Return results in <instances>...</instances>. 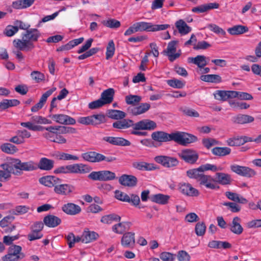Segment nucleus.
Instances as JSON below:
<instances>
[{
    "mask_svg": "<svg viewBox=\"0 0 261 261\" xmlns=\"http://www.w3.org/2000/svg\"><path fill=\"white\" fill-rule=\"evenodd\" d=\"M152 139L158 142H166L174 141L183 145L195 142L197 137L194 135L183 132L168 134L163 131H156L152 133Z\"/></svg>",
    "mask_w": 261,
    "mask_h": 261,
    "instance_id": "1",
    "label": "nucleus"
},
{
    "mask_svg": "<svg viewBox=\"0 0 261 261\" xmlns=\"http://www.w3.org/2000/svg\"><path fill=\"white\" fill-rule=\"evenodd\" d=\"M40 36V33L37 29H28L25 33L22 34L21 39L13 41V45L19 50L29 51L34 48L33 42L37 41Z\"/></svg>",
    "mask_w": 261,
    "mask_h": 261,
    "instance_id": "2",
    "label": "nucleus"
},
{
    "mask_svg": "<svg viewBox=\"0 0 261 261\" xmlns=\"http://www.w3.org/2000/svg\"><path fill=\"white\" fill-rule=\"evenodd\" d=\"M51 121L39 115H34L31 117L30 121L21 122L20 125L23 127L27 128L30 130L42 131L44 130V127L36 125V124H50Z\"/></svg>",
    "mask_w": 261,
    "mask_h": 261,
    "instance_id": "3",
    "label": "nucleus"
},
{
    "mask_svg": "<svg viewBox=\"0 0 261 261\" xmlns=\"http://www.w3.org/2000/svg\"><path fill=\"white\" fill-rule=\"evenodd\" d=\"M21 246L12 245L8 248L7 253L2 258L3 261H18L24 257V254L21 252Z\"/></svg>",
    "mask_w": 261,
    "mask_h": 261,
    "instance_id": "4",
    "label": "nucleus"
},
{
    "mask_svg": "<svg viewBox=\"0 0 261 261\" xmlns=\"http://www.w3.org/2000/svg\"><path fill=\"white\" fill-rule=\"evenodd\" d=\"M114 172L109 170L92 171L88 175V178L93 180L109 181L116 178Z\"/></svg>",
    "mask_w": 261,
    "mask_h": 261,
    "instance_id": "5",
    "label": "nucleus"
},
{
    "mask_svg": "<svg viewBox=\"0 0 261 261\" xmlns=\"http://www.w3.org/2000/svg\"><path fill=\"white\" fill-rule=\"evenodd\" d=\"M13 168L21 171H31L37 169V164L32 161L26 162H21L18 159H11L10 160Z\"/></svg>",
    "mask_w": 261,
    "mask_h": 261,
    "instance_id": "6",
    "label": "nucleus"
},
{
    "mask_svg": "<svg viewBox=\"0 0 261 261\" xmlns=\"http://www.w3.org/2000/svg\"><path fill=\"white\" fill-rule=\"evenodd\" d=\"M178 41L173 40L169 42L166 49L164 51L170 62H173L178 59L181 54V50L176 51Z\"/></svg>",
    "mask_w": 261,
    "mask_h": 261,
    "instance_id": "7",
    "label": "nucleus"
},
{
    "mask_svg": "<svg viewBox=\"0 0 261 261\" xmlns=\"http://www.w3.org/2000/svg\"><path fill=\"white\" fill-rule=\"evenodd\" d=\"M49 117L55 122L62 125H74L76 123L73 118L65 114H52Z\"/></svg>",
    "mask_w": 261,
    "mask_h": 261,
    "instance_id": "8",
    "label": "nucleus"
},
{
    "mask_svg": "<svg viewBox=\"0 0 261 261\" xmlns=\"http://www.w3.org/2000/svg\"><path fill=\"white\" fill-rule=\"evenodd\" d=\"M150 108V105L149 103H141L136 106H130L127 109L128 114L133 116H138L143 114L148 111Z\"/></svg>",
    "mask_w": 261,
    "mask_h": 261,
    "instance_id": "9",
    "label": "nucleus"
},
{
    "mask_svg": "<svg viewBox=\"0 0 261 261\" xmlns=\"http://www.w3.org/2000/svg\"><path fill=\"white\" fill-rule=\"evenodd\" d=\"M230 169L236 174L244 177H251L256 174L254 170L246 166L232 165L230 166Z\"/></svg>",
    "mask_w": 261,
    "mask_h": 261,
    "instance_id": "10",
    "label": "nucleus"
},
{
    "mask_svg": "<svg viewBox=\"0 0 261 261\" xmlns=\"http://www.w3.org/2000/svg\"><path fill=\"white\" fill-rule=\"evenodd\" d=\"M155 161L165 167L172 168L178 164V161L175 158L165 155H159L154 158Z\"/></svg>",
    "mask_w": 261,
    "mask_h": 261,
    "instance_id": "11",
    "label": "nucleus"
},
{
    "mask_svg": "<svg viewBox=\"0 0 261 261\" xmlns=\"http://www.w3.org/2000/svg\"><path fill=\"white\" fill-rule=\"evenodd\" d=\"M178 190L181 194L189 197L197 196L199 194L198 190L189 183H180L178 185Z\"/></svg>",
    "mask_w": 261,
    "mask_h": 261,
    "instance_id": "12",
    "label": "nucleus"
},
{
    "mask_svg": "<svg viewBox=\"0 0 261 261\" xmlns=\"http://www.w3.org/2000/svg\"><path fill=\"white\" fill-rule=\"evenodd\" d=\"M156 123L149 119H143L135 123H134L133 129L142 130H153L156 127Z\"/></svg>",
    "mask_w": 261,
    "mask_h": 261,
    "instance_id": "13",
    "label": "nucleus"
},
{
    "mask_svg": "<svg viewBox=\"0 0 261 261\" xmlns=\"http://www.w3.org/2000/svg\"><path fill=\"white\" fill-rule=\"evenodd\" d=\"M179 156L186 162L191 164L195 163L198 159L197 153L192 150L186 149L178 153Z\"/></svg>",
    "mask_w": 261,
    "mask_h": 261,
    "instance_id": "14",
    "label": "nucleus"
},
{
    "mask_svg": "<svg viewBox=\"0 0 261 261\" xmlns=\"http://www.w3.org/2000/svg\"><path fill=\"white\" fill-rule=\"evenodd\" d=\"M69 173L85 174L89 173L91 168L87 165L83 164H74L68 165Z\"/></svg>",
    "mask_w": 261,
    "mask_h": 261,
    "instance_id": "15",
    "label": "nucleus"
},
{
    "mask_svg": "<svg viewBox=\"0 0 261 261\" xmlns=\"http://www.w3.org/2000/svg\"><path fill=\"white\" fill-rule=\"evenodd\" d=\"M1 167L3 170H0V181H5L11 177L13 168L11 161L2 164Z\"/></svg>",
    "mask_w": 261,
    "mask_h": 261,
    "instance_id": "16",
    "label": "nucleus"
},
{
    "mask_svg": "<svg viewBox=\"0 0 261 261\" xmlns=\"http://www.w3.org/2000/svg\"><path fill=\"white\" fill-rule=\"evenodd\" d=\"M56 90V88L55 87H53L43 94L39 100V101L32 107L31 111L32 112H37L42 109L46 102L47 98L51 95Z\"/></svg>",
    "mask_w": 261,
    "mask_h": 261,
    "instance_id": "17",
    "label": "nucleus"
},
{
    "mask_svg": "<svg viewBox=\"0 0 261 261\" xmlns=\"http://www.w3.org/2000/svg\"><path fill=\"white\" fill-rule=\"evenodd\" d=\"M39 181L41 184L46 187L55 188L57 184L61 182V180L56 176L47 175L40 178Z\"/></svg>",
    "mask_w": 261,
    "mask_h": 261,
    "instance_id": "18",
    "label": "nucleus"
},
{
    "mask_svg": "<svg viewBox=\"0 0 261 261\" xmlns=\"http://www.w3.org/2000/svg\"><path fill=\"white\" fill-rule=\"evenodd\" d=\"M62 210L65 214L71 216L77 215L82 211L81 207L79 205L71 202L63 204L62 207Z\"/></svg>",
    "mask_w": 261,
    "mask_h": 261,
    "instance_id": "19",
    "label": "nucleus"
},
{
    "mask_svg": "<svg viewBox=\"0 0 261 261\" xmlns=\"http://www.w3.org/2000/svg\"><path fill=\"white\" fill-rule=\"evenodd\" d=\"M74 187L69 184H57L54 188V192L59 195H68L74 190Z\"/></svg>",
    "mask_w": 261,
    "mask_h": 261,
    "instance_id": "20",
    "label": "nucleus"
},
{
    "mask_svg": "<svg viewBox=\"0 0 261 261\" xmlns=\"http://www.w3.org/2000/svg\"><path fill=\"white\" fill-rule=\"evenodd\" d=\"M119 183L124 186L133 187L137 183V178L134 175L123 174L119 178Z\"/></svg>",
    "mask_w": 261,
    "mask_h": 261,
    "instance_id": "21",
    "label": "nucleus"
},
{
    "mask_svg": "<svg viewBox=\"0 0 261 261\" xmlns=\"http://www.w3.org/2000/svg\"><path fill=\"white\" fill-rule=\"evenodd\" d=\"M241 219L239 217H235L233 218L231 222L229 224V229L234 234L240 235L243 232V227L241 224Z\"/></svg>",
    "mask_w": 261,
    "mask_h": 261,
    "instance_id": "22",
    "label": "nucleus"
},
{
    "mask_svg": "<svg viewBox=\"0 0 261 261\" xmlns=\"http://www.w3.org/2000/svg\"><path fill=\"white\" fill-rule=\"evenodd\" d=\"M219 7V4L217 3H210L201 5L192 9V11L194 13H202L206 12L212 9H218Z\"/></svg>",
    "mask_w": 261,
    "mask_h": 261,
    "instance_id": "23",
    "label": "nucleus"
},
{
    "mask_svg": "<svg viewBox=\"0 0 261 261\" xmlns=\"http://www.w3.org/2000/svg\"><path fill=\"white\" fill-rule=\"evenodd\" d=\"M103 139L114 145L127 146L130 145V142L128 140L121 137H105Z\"/></svg>",
    "mask_w": 261,
    "mask_h": 261,
    "instance_id": "24",
    "label": "nucleus"
},
{
    "mask_svg": "<svg viewBox=\"0 0 261 261\" xmlns=\"http://www.w3.org/2000/svg\"><path fill=\"white\" fill-rule=\"evenodd\" d=\"M236 93L233 91L217 90L214 93V97L219 101H226L229 98H233Z\"/></svg>",
    "mask_w": 261,
    "mask_h": 261,
    "instance_id": "25",
    "label": "nucleus"
},
{
    "mask_svg": "<svg viewBox=\"0 0 261 261\" xmlns=\"http://www.w3.org/2000/svg\"><path fill=\"white\" fill-rule=\"evenodd\" d=\"M132 166L135 169L141 171H152L156 169L153 164L143 161H135L132 163Z\"/></svg>",
    "mask_w": 261,
    "mask_h": 261,
    "instance_id": "26",
    "label": "nucleus"
},
{
    "mask_svg": "<svg viewBox=\"0 0 261 261\" xmlns=\"http://www.w3.org/2000/svg\"><path fill=\"white\" fill-rule=\"evenodd\" d=\"M214 182L215 180L212 176L203 173L198 182L200 185L204 186L207 189L214 190L217 188Z\"/></svg>",
    "mask_w": 261,
    "mask_h": 261,
    "instance_id": "27",
    "label": "nucleus"
},
{
    "mask_svg": "<svg viewBox=\"0 0 261 261\" xmlns=\"http://www.w3.org/2000/svg\"><path fill=\"white\" fill-rule=\"evenodd\" d=\"M135 233L127 232L123 234L121 239V244L125 248H133L135 245Z\"/></svg>",
    "mask_w": 261,
    "mask_h": 261,
    "instance_id": "28",
    "label": "nucleus"
},
{
    "mask_svg": "<svg viewBox=\"0 0 261 261\" xmlns=\"http://www.w3.org/2000/svg\"><path fill=\"white\" fill-rule=\"evenodd\" d=\"M215 181L222 185H227L230 184L231 176L223 172H217L215 174Z\"/></svg>",
    "mask_w": 261,
    "mask_h": 261,
    "instance_id": "29",
    "label": "nucleus"
},
{
    "mask_svg": "<svg viewBox=\"0 0 261 261\" xmlns=\"http://www.w3.org/2000/svg\"><path fill=\"white\" fill-rule=\"evenodd\" d=\"M114 94V89L109 88L101 93L100 99L105 105L111 103L113 100Z\"/></svg>",
    "mask_w": 261,
    "mask_h": 261,
    "instance_id": "30",
    "label": "nucleus"
},
{
    "mask_svg": "<svg viewBox=\"0 0 261 261\" xmlns=\"http://www.w3.org/2000/svg\"><path fill=\"white\" fill-rule=\"evenodd\" d=\"M112 125L115 128L124 129L130 127H133L134 121L130 119L123 118L114 122Z\"/></svg>",
    "mask_w": 261,
    "mask_h": 261,
    "instance_id": "31",
    "label": "nucleus"
},
{
    "mask_svg": "<svg viewBox=\"0 0 261 261\" xmlns=\"http://www.w3.org/2000/svg\"><path fill=\"white\" fill-rule=\"evenodd\" d=\"M44 223L48 227H55L61 223V220L54 215H47L44 218Z\"/></svg>",
    "mask_w": 261,
    "mask_h": 261,
    "instance_id": "32",
    "label": "nucleus"
},
{
    "mask_svg": "<svg viewBox=\"0 0 261 261\" xmlns=\"http://www.w3.org/2000/svg\"><path fill=\"white\" fill-rule=\"evenodd\" d=\"M54 161L46 158L40 159L39 163L37 164V168L41 170L49 171L54 167Z\"/></svg>",
    "mask_w": 261,
    "mask_h": 261,
    "instance_id": "33",
    "label": "nucleus"
},
{
    "mask_svg": "<svg viewBox=\"0 0 261 261\" xmlns=\"http://www.w3.org/2000/svg\"><path fill=\"white\" fill-rule=\"evenodd\" d=\"M35 0H17L12 3V7L15 9H23L30 7Z\"/></svg>",
    "mask_w": 261,
    "mask_h": 261,
    "instance_id": "34",
    "label": "nucleus"
},
{
    "mask_svg": "<svg viewBox=\"0 0 261 261\" xmlns=\"http://www.w3.org/2000/svg\"><path fill=\"white\" fill-rule=\"evenodd\" d=\"M100 153L95 151H89L82 153L81 156L86 161L96 163L99 162Z\"/></svg>",
    "mask_w": 261,
    "mask_h": 261,
    "instance_id": "35",
    "label": "nucleus"
},
{
    "mask_svg": "<svg viewBox=\"0 0 261 261\" xmlns=\"http://www.w3.org/2000/svg\"><path fill=\"white\" fill-rule=\"evenodd\" d=\"M206 58L203 55H198L196 57H189L188 61L189 63H192L198 66L200 68L204 67L206 64Z\"/></svg>",
    "mask_w": 261,
    "mask_h": 261,
    "instance_id": "36",
    "label": "nucleus"
},
{
    "mask_svg": "<svg viewBox=\"0 0 261 261\" xmlns=\"http://www.w3.org/2000/svg\"><path fill=\"white\" fill-rule=\"evenodd\" d=\"M248 28L242 25H236L227 29V32L231 35H239L248 32Z\"/></svg>",
    "mask_w": 261,
    "mask_h": 261,
    "instance_id": "37",
    "label": "nucleus"
},
{
    "mask_svg": "<svg viewBox=\"0 0 261 261\" xmlns=\"http://www.w3.org/2000/svg\"><path fill=\"white\" fill-rule=\"evenodd\" d=\"M170 197L167 195L163 194H157L153 195L151 197V200L152 202L162 204H167L170 199Z\"/></svg>",
    "mask_w": 261,
    "mask_h": 261,
    "instance_id": "38",
    "label": "nucleus"
},
{
    "mask_svg": "<svg viewBox=\"0 0 261 261\" xmlns=\"http://www.w3.org/2000/svg\"><path fill=\"white\" fill-rule=\"evenodd\" d=\"M54 158L59 160L64 161H79V158L74 155L70 154L67 153L56 152L53 155Z\"/></svg>",
    "mask_w": 261,
    "mask_h": 261,
    "instance_id": "39",
    "label": "nucleus"
},
{
    "mask_svg": "<svg viewBox=\"0 0 261 261\" xmlns=\"http://www.w3.org/2000/svg\"><path fill=\"white\" fill-rule=\"evenodd\" d=\"M254 120L252 116L244 114H239L233 118V122L242 124L252 122Z\"/></svg>",
    "mask_w": 261,
    "mask_h": 261,
    "instance_id": "40",
    "label": "nucleus"
},
{
    "mask_svg": "<svg viewBox=\"0 0 261 261\" xmlns=\"http://www.w3.org/2000/svg\"><path fill=\"white\" fill-rule=\"evenodd\" d=\"M98 234L94 231H84L82 236V241L83 243H88L96 240Z\"/></svg>",
    "mask_w": 261,
    "mask_h": 261,
    "instance_id": "41",
    "label": "nucleus"
},
{
    "mask_svg": "<svg viewBox=\"0 0 261 261\" xmlns=\"http://www.w3.org/2000/svg\"><path fill=\"white\" fill-rule=\"evenodd\" d=\"M175 26L179 33L181 35H186L191 31V28L182 19L177 21Z\"/></svg>",
    "mask_w": 261,
    "mask_h": 261,
    "instance_id": "42",
    "label": "nucleus"
},
{
    "mask_svg": "<svg viewBox=\"0 0 261 261\" xmlns=\"http://www.w3.org/2000/svg\"><path fill=\"white\" fill-rule=\"evenodd\" d=\"M225 195L229 199L242 204H245L248 201L246 198L236 193L227 191Z\"/></svg>",
    "mask_w": 261,
    "mask_h": 261,
    "instance_id": "43",
    "label": "nucleus"
},
{
    "mask_svg": "<svg viewBox=\"0 0 261 261\" xmlns=\"http://www.w3.org/2000/svg\"><path fill=\"white\" fill-rule=\"evenodd\" d=\"M108 116L114 120H121L124 118L126 114L123 111L117 110H109L107 113Z\"/></svg>",
    "mask_w": 261,
    "mask_h": 261,
    "instance_id": "44",
    "label": "nucleus"
},
{
    "mask_svg": "<svg viewBox=\"0 0 261 261\" xmlns=\"http://www.w3.org/2000/svg\"><path fill=\"white\" fill-rule=\"evenodd\" d=\"M19 103L20 101L16 99H3L0 102V109L4 110L10 107L17 106Z\"/></svg>",
    "mask_w": 261,
    "mask_h": 261,
    "instance_id": "45",
    "label": "nucleus"
},
{
    "mask_svg": "<svg viewBox=\"0 0 261 261\" xmlns=\"http://www.w3.org/2000/svg\"><path fill=\"white\" fill-rule=\"evenodd\" d=\"M212 152L215 155L223 156L229 154L231 152V149L227 147H216L212 150Z\"/></svg>",
    "mask_w": 261,
    "mask_h": 261,
    "instance_id": "46",
    "label": "nucleus"
},
{
    "mask_svg": "<svg viewBox=\"0 0 261 261\" xmlns=\"http://www.w3.org/2000/svg\"><path fill=\"white\" fill-rule=\"evenodd\" d=\"M187 175L190 178L195 179L198 182H199L200 178L203 175V173L201 172V170L199 169V167L197 168H194L188 170L187 171Z\"/></svg>",
    "mask_w": 261,
    "mask_h": 261,
    "instance_id": "47",
    "label": "nucleus"
},
{
    "mask_svg": "<svg viewBox=\"0 0 261 261\" xmlns=\"http://www.w3.org/2000/svg\"><path fill=\"white\" fill-rule=\"evenodd\" d=\"M120 219L121 217L115 214H111L102 217L100 221L105 224H111L114 221L119 222Z\"/></svg>",
    "mask_w": 261,
    "mask_h": 261,
    "instance_id": "48",
    "label": "nucleus"
},
{
    "mask_svg": "<svg viewBox=\"0 0 261 261\" xmlns=\"http://www.w3.org/2000/svg\"><path fill=\"white\" fill-rule=\"evenodd\" d=\"M200 79L206 82L219 83L221 82V77L217 74L202 75L200 76Z\"/></svg>",
    "mask_w": 261,
    "mask_h": 261,
    "instance_id": "49",
    "label": "nucleus"
},
{
    "mask_svg": "<svg viewBox=\"0 0 261 261\" xmlns=\"http://www.w3.org/2000/svg\"><path fill=\"white\" fill-rule=\"evenodd\" d=\"M129 226V223L127 222H121L114 225L112 227V230L115 233L121 234L127 230Z\"/></svg>",
    "mask_w": 261,
    "mask_h": 261,
    "instance_id": "50",
    "label": "nucleus"
},
{
    "mask_svg": "<svg viewBox=\"0 0 261 261\" xmlns=\"http://www.w3.org/2000/svg\"><path fill=\"white\" fill-rule=\"evenodd\" d=\"M0 148L3 152L8 154H12L18 151L17 147L8 143L3 144L1 145Z\"/></svg>",
    "mask_w": 261,
    "mask_h": 261,
    "instance_id": "51",
    "label": "nucleus"
},
{
    "mask_svg": "<svg viewBox=\"0 0 261 261\" xmlns=\"http://www.w3.org/2000/svg\"><path fill=\"white\" fill-rule=\"evenodd\" d=\"M141 97L137 95L130 94L125 97L126 103L130 106H136L141 101Z\"/></svg>",
    "mask_w": 261,
    "mask_h": 261,
    "instance_id": "52",
    "label": "nucleus"
},
{
    "mask_svg": "<svg viewBox=\"0 0 261 261\" xmlns=\"http://www.w3.org/2000/svg\"><path fill=\"white\" fill-rule=\"evenodd\" d=\"M199 169H200L201 172L203 173L204 172L209 170L213 172L221 171L222 170V168L221 167H218L215 165L207 163L200 166L199 167Z\"/></svg>",
    "mask_w": 261,
    "mask_h": 261,
    "instance_id": "53",
    "label": "nucleus"
},
{
    "mask_svg": "<svg viewBox=\"0 0 261 261\" xmlns=\"http://www.w3.org/2000/svg\"><path fill=\"white\" fill-rule=\"evenodd\" d=\"M138 32H151V23L141 21L135 23Z\"/></svg>",
    "mask_w": 261,
    "mask_h": 261,
    "instance_id": "54",
    "label": "nucleus"
},
{
    "mask_svg": "<svg viewBox=\"0 0 261 261\" xmlns=\"http://www.w3.org/2000/svg\"><path fill=\"white\" fill-rule=\"evenodd\" d=\"M115 51V44L113 40H110L107 46V51L106 53V58L109 60L114 55Z\"/></svg>",
    "mask_w": 261,
    "mask_h": 261,
    "instance_id": "55",
    "label": "nucleus"
},
{
    "mask_svg": "<svg viewBox=\"0 0 261 261\" xmlns=\"http://www.w3.org/2000/svg\"><path fill=\"white\" fill-rule=\"evenodd\" d=\"M168 84L174 88L181 89L185 85V83L177 79L170 80L167 81Z\"/></svg>",
    "mask_w": 261,
    "mask_h": 261,
    "instance_id": "56",
    "label": "nucleus"
},
{
    "mask_svg": "<svg viewBox=\"0 0 261 261\" xmlns=\"http://www.w3.org/2000/svg\"><path fill=\"white\" fill-rule=\"evenodd\" d=\"M32 79L36 83H40L45 80V75L43 73L38 71H33L31 73Z\"/></svg>",
    "mask_w": 261,
    "mask_h": 261,
    "instance_id": "57",
    "label": "nucleus"
},
{
    "mask_svg": "<svg viewBox=\"0 0 261 261\" xmlns=\"http://www.w3.org/2000/svg\"><path fill=\"white\" fill-rule=\"evenodd\" d=\"M195 233L198 236H202L204 234L206 230V226L203 222H198L195 228Z\"/></svg>",
    "mask_w": 261,
    "mask_h": 261,
    "instance_id": "58",
    "label": "nucleus"
},
{
    "mask_svg": "<svg viewBox=\"0 0 261 261\" xmlns=\"http://www.w3.org/2000/svg\"><path fill=\"white\" fill-rule=\"evenodd\" d=\"M102 23L105 26L110 28H118L121 25L120 21L115 19H110L106 21H103Z\"/></svg>",
    "mask_w": 261,
    "mask_h": 261,
    "instance_id": "59",
    "label": "nucleus"
},
{
    "mask_svg": "<svg viewBox=\"0 0 261 261\" xmlns=\"http://www.w3.org/2000/svg\"><path fill=\"white\" fill-rule=\"evenodd\" d=\"M236 94H234L233 98L238 97L241 100H251L253 99L252 96L249 93L243 92H238L233 91Z\"/></svg>",
    "mask_w": 261,
    "mask_h": 261,
    "instance_id": "60",
    "label": "nucleus"
},
{
    "mask_svg": "<svg viewBox=\"0 0 261 261\" xmlns=\"http://www.w3.org/2000/svg\"><path fill=\"white\" fill-rule=\"evenodd\" d=\"M246 227L248 229L261 227V219H254L245 223Z\"/></svg>",
    "mask_w": 261,
    "mask_h": 261,
    "instance_id": "61",
    "label": "nucleus"
},
{
    "mask_svg": "<svg viewBox=\"0 0 261 261\" xmlns=\"http://www.w3.org/2000/svg\"><path fill=\"white\" fill-rule=\"evenodd\" d=\"M93 125L100 124L106 121L105 116L103 114H97L92 115Z\"/></svg>",
    "mask_w": 261,
    "mask_h": 261,
    "instance_id": "62",
    "label": "nucleus"
},
{
    "mask_svg": "<svg viewBox=\"0 0 261 261\" xmlns=\"http://www.w3.org/2000/svg\"><path fill=\"white\" fill-rule=\"evenodd\" d=\"M115 197L116 199L124 202H127L129 201V196L119 190H116L115 192Z\"/></svg>",
    "mask_w": 261,
    "mask_h": 261,
    "instance_id": "63",
    "label": "nucleus"
},
{
    "mask_svg": "<svg viewBox=\"0 0 261 261\" xmlns=\"http://www.w3.org/2000/svg\"><path fill=\"white\" fill-rule=\"evenodd\" d=\"M160 257L163 261H173L175 255L168 252H163L160 254Z\"/></svg>",
    "mask_w": 261,
    "mask_h": 261,
    "instance_id": "64",
    "label": "nucleus"
}]
</instances>
